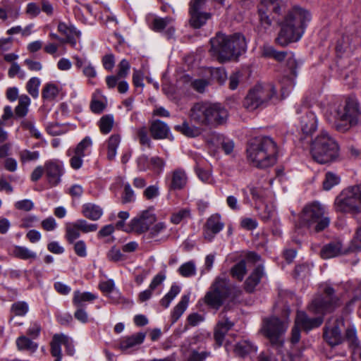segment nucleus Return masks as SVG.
Returning a JSON list of instances; mask_svg holds the SVG:
<instances>
[{"instance_id": "f257e3e1", "label": "nucleus", "mask_w": 361, "mask_h": 361, "mask_svg": "<svg viewBox=\"0 0 361 361\" xmlns=\"http://www.w3.org/2000/svg\"><path fill=\"white\" fill-rule=\"evenodd\" d=\"M334 293V288L328 287L325 289V295L316 297L308 305V310L310 312L320 314V316L310 318L303 311L297 312L295 326L292 329L291 342L293 343H297L300 341V329L309 331L322 324L324 322L323 315L331 311L337 302L332 297Z\"/></svg>"}, {"instance_id": "f03ea898", "label": "nucleus", "mask_w": 361, "mask_h": 361, "mask_svg": "<svg viewBox=\"0 0 361 361\" xmlns=\"http://www.w3.org/2000/svg\"><path fill=\"white\" fill-rule=\"evenodd\" d=\"M312 18L310 13L300 6L293 7L281 23V30L276 38L277 44L285 47L299 41Z\"/></svg>"}, {"instance_id": "7ed1b4c3", "label": "nucleus", "mask_w": 361, "mask_h": 361, "mask_svg": "<svg viewBox=\"0 0 361 361\" xmlns=\"http://www.w3.org/2000/svg\"><path fill=\"white\" fill-rule=\"evenodd\" d=\"M210 44L211 55L220 62L236 59L246 48L245 39L239 33L226 35L218 32L215 37L211 38Z\"/></svg>"}, {"instance_id": "20e7f679", "label": "nucleus", "mask_w": 361, "mask_h": 361, "mask_svg": "<svg viewBox=\"0 0 361 361\" xmlns=\"http://www.w3.org/2000/svg\"><path fill=\"white\" fill-rule=\"evenodd\" d=\"M277 145L269 136L252 139L247 148V157L253 166L264 169L273 166L276 161Z\"/></svg>"}, {"instance_id": "39448f33", "label": "nucleus", "mask_w": 361, "mask_h": 361, "mask_svg": "<svg viewBox=\"0 0 361 361\" xmlns=\"http://www.w3.org/2000/svg\"><path fill=\"white\" fill-rule=\"evenodd\" d=\"M240 292L227 277L219 276L215 278L202 300L207 306L217 310L226 300L235 299Z\"/></svg>"}, {"instance_id": "423d86ee", "label": "nucleus", "mask_w": 361, "mask_h": 361, "mask_svg": "<svg viewBox=\"0 0 361 361\" xmlns=\"http://www.w3.org/2000/svg\"><path fill=\"white\" fill-rule=\"evenodd\" d=\"M330 114L333 115V119L328 118L329 122L334 123L338 131L344 133L357 122L360 114L358 102L354 98H348L345 105L334 106Z\"/></svg>"}, {"instance_id": "0eeeda50", "label": "nucleus", "mask_w": 361, "mask_h": 361, "mask_svg": "<svg viewBox=\"0 0 361 361\" xmlns=\"http://www.w3.org/2000/svg\"><path fill=\"white\" fill-rule=\"evenodd\" d=\"M312 159L320 164L336 161L339 154V147L336 140L326 131H322L311 145Z\"/></svg>"}, {"instance_id": "6e6552de", "label": "nucleus", "mask_w": 361, "mask_h": 361, "mask_svg": "<svg viewBox=\"0 0 361 361\" xmlns=\"http://www.w3.org/2000/svg\"><path fill=\"white\" fill-rule=\"evenodd\" d=\"M334 208L337 212L358 214L361 212V184L347 188L336 198Z\"/></svg>"}, {"instance_id": "1a4fd4ad", "label": "nucleus", "mask_w": 361, "mask_h": 361, "mask_svg": "<svg viewBox=\"0 0 361 361\" xmlns=\"http://www.w3.org/2000/svg\"><path fill=\"white\" fill-rule=\"evenodd\" d=\"M302 223L309 228L319 232L329 226L330 219L326 216L325 208L319 202L306 205L302 212Z\"/></svg>"}, {"instance_id": "9d476101", "label": "nucleus", "mask_w": 361, "mask_h": 361, "mask_svg": "<svg viewBox=\"0 0 361 361\" xmlns=\"http://www.w3.org/2000/svg\"><path fill=\"white\" fill-rule=\"evenodd\" d=\"M275 94L276 90L272 84H257L245 97L243 106L249 111L266 106Z\"/></svg>"}, {"instance_id": "9b49d317", "label": "nucleus", "mask_w": 361, "mask_h": 361, "mask_svg": "<svg viewBox=\"0 0 361 361\" xmlns=\"http://www.w3.org/2000/svg\"><path fill=\"white\" fill-rule=\"evenodd\" d=\"M287 328L288 322L274 316L263 319L261 332L272 345L281 346L283 344V335Z\"/></svg>"}, {"instance_id": "f8f14e48", "label": "nucleus", "mask_w": 361, "mask_h": 361, "mask_svg": "<svg viewBox=\"0 0 361 361\" xmlns=\"http://www.w3.org/2000/svg\"><path fill=\"white\" fill-rule=\"evenodd\" d=\"M283 3L279 0H262L258 5V13L262 25L269 26L281 15Z\"/></svg>"}, {"instance_id": "ddd939ff", "label": "nucleus", "mask_w": 361, "mask_h": 361, "mask_svg": "<svg viewBox=\"0 0 361 361\" xmlns=\"http://www.w3.org/2000/svg\"><path fill=\"white\" fill-rule=\"evenodd\" d=\"M343 323L342 320L332 318L327 321L324 327L323 337L325 341L331 347L338 345L343 342L341 327Z\"/></svg>"}, {"instance_id": "4468645a", "label": "nucleus", "mask_w": 361, "mask_h": 361, "mask_svg": "<svg viewBox=\"0 0 361 361\" xmlns=\"http://www.w3.org/2000/svg\"><path fill=\"white\" fill-rule=\"evenodd\" d=\"M207 0H191L189 13L190 23L194 28H200L211 18V13L200 12V10Z\"/></svg>"}, {"instance_id": "2eb2a0df", "label": "nucleus", "mask_w": 361, "mask_h": 361, "mask_svg": "<svg viewBox=\"0 0 361 361\" xmlns=\"http://www.w3.org/2000/svg\"><path fill=\"white\" fill-rule=\"evenodd\" d=\"M297 114H304L300 118V128L304 134L311 135L317 128V119L314 114L307 106L298 107Z\"/></svg>"}, {"instance_id": "dca6fc26", "label": "nucleus", "mask_w": 361, "mask_h": 361, "mask_svg": "<svg viewBox=\"0 0 361 361\" xmlns=\"http://www.w3.org/2000/svg\"><path fill=\"white\" fill-rule=\"evenodd\" d=\"M155 221L156 216L152 212L145 210L131 220L130 226L135 232L142 233L147 231Z\"/></svg>"}, {"instance_id": "f3484780", "label": "nucleus", "mask_w": 361, "mask_h": 361, "mask_svg": "<svg viewBox=\"0 0 361 361\" xmlns=\"http://www.w3.org/2000/svg\"><path fill=\"white\" fill-rule=\"evenodd\" d=\"M170 190H183L188 183V176L185 169L176 167L167 176Z\"/></svg>"}, {"instance_id": "a211bd4d", "label": "nucleus", "mask_w": 361, "mask_h": 361, "mask_svg": "<svg viewBox=\"0 0 361 361\" xmlns=\"http://www.w3.org/2000/svg\"><path fill=\"white\" fill-rule=\"evenodd\" d=\"M210 103H197L190 109V117L196 124L208 126L209 125Z\"/></svg>"}, {"instance_id": "6ab92c4d", "label": "nucleus", "mask_w": 361, "mask_h": 361, "mask_svg": "<svg viewBox=\"0 0 361 361\" xmlns=\"http://www.w3.org/2000/svg\"><path fill=\"white\" fill-rule=\"evenodd\" d=\"M209 125L216 126L224 124L228 118L227 109L219 103L209 104Z\"/></svg>"}, {"instance_id": "aec40b11", "label": "nucleus", "mask_w": 361, "mask_h": 361, "mask_svg": "<svg viewBox=\"0 0 361 361\" xmlns=\"http://www.w3.org/2000/svg\"><path fill=\"white\" fill-rule=\"evenodd\" d=\"M224 224L221 221V216L219 214L211 216L207 221L204 228V238L211 241L215 235L219 233L224 228Z\"/></svg>"}, {"instance_id": "412c9836", "label": "nucleus", "mask_w": 361, "mask_h": 361, "mask_svg": "<svg viewBox=\"0 0 361 361\" xmlns=\"http://www.w3.org/2000/svg\"><path fill=\"white\" fill-rule=\"evenodd\" d=\"M45 173L49 183L56 186L61 182V177L63 174V166L57 161H48L45 164Z\"/></svg>"}, {"instance_id": "4be33fe9", "label": "nucleus", "mask_w": 361, "mask_h": 361, "mask_svg": "<svg viewBox=\"0 0 361 361\" xmlns=\"http://www.w3.org/2000/svg\"><path fill=\"white\" fill-rule=\"evenodd\" d=\"M145 336L146 334L145 333L139 332L131 336L122 337L118 341V348L122 351L133 348L142 344Z\"/></svg>"}, {"instance_id": "5701e85b", "label": "nucleus", "mask_w": 361, "mask_h": 361, "mask_svg": "<svg viewBox=\"0 0 361 361\" xmlns=\"http://www.w3.org/2000/svg\"><path fill=\"white\" fill-rule=\"evenodd\" d=\"M149 130L152 137L154 140L169 138L170 128L166 123L160 120L152 121Z\"/></svg>"}, {"instance_id": "b1692460", "label": "nucleus", "mask_w": 361, "mask_h": 361, "mask_svg": "<svg viewBox=\"0 0 361 361\" xmlns=\"http://www.w3.org/2000/svg\"><path fill=\"white\" fill-rule=\"evenodd\" d=\"M345 253L340 241H333L323 246L320 255L323 259L336 257Z\"/></svg>"}, {"instance_id": "393cba45", "label": "nucleus", "mask_w": 361, "mask_h": 361, "mask_svg": "<svg viewBox=\"0 0 361 361\" xmlns=\"http://www.w3.org/2000/svg\"><path fill=\"white\" fill-rule=\"evenodd\" d=\"M264 276V269L262 266H257L245 281V290L248 293L254 291L255 287L259 283Z\"/></svg>"}, {"instance_id": "a878e982", "label": "nucleus", "mask_w": 361, "mask_h": 361, "mask_svg": "<svg viewBox=\"0 0 361 361\" xmlns=\"http://www.w3.org/2000/svg\"><path fill=\"white\" fill-rule=\"evenodd\" d=\"M233 326V323L227 318L224 321H220L217 323L214 329V338L219 346L223 344L226 334Z\"/></svg>"}, {"instance_id": "bb28decb", "label": "nucleus", "mask_w": 361, "mask_h": 361, "mask_svg": "<svg viewBox=\"0 0 361 361\" xmlns=\"http://www.w3.org/2000/svg\"><path fill=\"white\" fill-rule=\"evenodd\" d=\"M82 214L88 219L97 221L103 215V209L94 203H85L82 206Z\"/></svg>"}, {"instance_id": "cd10ccee", "label": "nucleus", "mask_w": 361, "mask_h": 361, "mask_svg": "<svg viewBox=\"0 0 361 361\" xmlns=\"http://www.w3.org/2000/svg\"><path fill=\"white\" fill-rule=\"evenodd\" d=\"M257 350V347L250 341L243 340L236 343L234 353L239 357H245L252 353H256Z\"/></svg>"}, {"instance_id": "c85d7f7f", "label": "nucleus", "mask_w": 361, "mask_h": 361, "mask_svg": "<svg viewBox=\"0 0 361 361\" xmlns=\"http://www.w3.org/2000/svg\"><path fill=\"white\" fill-rule=\"evenodd\" d=\"M66 336L63 334H55L51 342V353L56 357L55 361H61L62 357L61 345H63Z\"/></svg>"}, {"instance_id": "c756f323", "label": "nucleus", "mask_w": 361, "mask_h": 361, "mask_svg": "<svg viewBox=\"0 0 361 361\" xmlns=\"http://www.w3.org/2000/svg\"><path fill=\"white\" fill-rule=\"evenodd\" d=\"M345 337L348 343L350 348H351L353 352L360 351V341L357 337L356 329L354 326L347 328L345 330Z\"/></svg>"}, {"instance_id": "7c9ffc66", "label": "nucleus", "mask_w": 361, "mask_h": 361, "mask_svg": "<svg viewBox=\"0 0 361 361\" xmlns=\"http://www.w3.org/2000/svg\"><path fill=\"white\" fill-rule=\"evenodd\" d=\"M97 298L96 295L90 292L75 290L73 293V303L77 307H83L85 302H92Z\"/></svg>"}, {"instance_id": "2f4dec72", "label": "nucleus", "mask_w": 361, "mask_h": 361, "mask_svg": "<svg viewBox=\"0 0 361 361\" xmlns=\"http://www.w3.org/2000/svg\"><path fill=\"white\" fill-rule=\"evenodd\" d=\"M189 295H185L182 296L180 302L173 308L171 314L172 323L176 322L177 320L181 317V315L185 311L189 303Z\"/></svg>"}, {"instance_id": "473e14b6", "label": "nucleus", "mask_w": 361, "mask_h": 361, "mask_svg": "<svg viewBox=\"0 0 361 361\" xmlns=\"http://www.w3.org/2000/svg\"><path fill=\"white\" fill-rule=\"evenodd\" d=\"M189 295H185L182 296L180 302L173 308L171 314L172 323L176 322L177 320L181 317V315L185 311L189 303Z\"/></svg>"}, {"instance_id": "72a5a7b5", "label": "nucleus", "mask_w": 361, "mask_h": 361, "mask_svg": "<svg viewBox=\"0 0 361 361\" xmlns=\"http://www.w3.org/2000/svg\"><path fill=\"white\" fill-rule=\"evenodd\" d=\"M16 343L18 349L21 351L25 350L30 353H34L38 348L37 343L25 336L18 337Z\"/></svg>"}, {"instance_id": "f704fd0d", "label": "nucleus", "mask_w": 361, "mask_h": 361, "mask_svg": "<svg viewBox=\"0 0 361 361\" xmlns=\"http://www.w3.org/2000/svg\"><path fill=\"white\" fill-rule=\"evenodd\" d=\"M121 137L119 135L114 134L106 141L107 158L109 160H114L116 155V149L120 144Z\"/></svg>"}, {"instance_id": "c9c22d12", "label": "nucleus", "mask_w": 361, "mask_h": 361, "mask_svg": "<svg viewBox=\"0 0 361 361\" xmlns=\"http://www.w3.org/2000/svg\"><path fill=\"white\" fill-rule=\"evenodd\" d=\"M80 231L74 222L68 223L65 226V238L70 244H73L75 240L80 238Z\"/></svg>"}, {"instance_id": "e433bc0d", "label": "nucleus", "mask_w": 361, "mask_h": 361, "mask_svg": "<svg viewBox=\"0 0 361 361\" xmlns=\"http://www.w3.org/2000/svg\"><path fill=\"white\" fill-rule=\"evenodd\" d=\"M29 310V306L27 302L24 301H18L11 305V317L10 322L12 321L14 317H23Z\"/></svg>"}, {"instance_id": "4c0bfd02", "label": "nucleus", "mask_w": 361, "mask_h": 361, "mask_svg": "<svg viewBox=\"0 0 361 361\" xmlns=\"http://www.w3.org/2000/svg\"><path fill=\"white\" fill-rule=\"evenodd\" d=\"M14 257L20 259H35L37 258L36 252L32 251L24 246H15L13 250Z\"/></svg>"}, {"instance_id": "58836bf2", "label": "nucleus", "mask_w": 361, "mask_h": 361, "mask_svg": "<svg viewBox=\"0 0 361 361\" xmlns=\"http://www.w3.org/2000/svg\"><path fill=\"white\" fill-rule=\"evenodd\" d=\"M262 54L264 56L273 58L278 61H282L288 54L286 51H276L273 47L266 44L262 47Z\"/></svg>"}, {"instance_id": "ea45409f", "label": "nucleus", "mask_w": 361, "mask_h": 361, "mask_svg": "<svg viewBox=\"0 0 361 361\" xmlns=\"http://www.w3.org/2000/svg\"><path fill=\"white\" fill-rule=\"evenodd\" d=\"M30 104V99L28 96L23 94L19 97L18 104L15 109L16 115L18 117L26 116L28 112V106Z\"/></svg>"}, {"instance_id": "a19ab883", "label": "nucleus", "mask_w": 361, "mask_h": 361, "mask_svg": "<svg viewBox=\"0 0 361 361\" xmlns=\"http://www.w3.org/2000/svg\"><path fill=\"white\" fill-rule=\"evenodd\" d=\"M149 164V170L152 171L154 174L159 176L164 171L166 165V161L165 159L159 156H154L150 157Z\"/></svg>"}, {"instance_id": "79ce46f5", "label": "nucleus", "mask_w": 361, "mask_h": 361, "mask_svg": "<svg viewBox=\"0 0 361 361\" xmlns=\"http://www.w3.org/2000/svg\"><path fill=\"white\" fill-rule=\"evenodd\" d=\"M247 272L245 260H241L235 264L230 271L231 276L242 281Z\"/></svg>"}, {"instance_id": "37998d69", "label": "nucleus", "mask_w": 361, "mask_h": 361, "mask_svg": "<svg viewBox=\"0 0 361 361\" xmlns=\"http://www.w3.org/2000/svg\"><path fill=\"white\" fill-rule=\"evenodd\" d=\"M114 123V116L111 114L103 116L98 122L100 132L102 134H108L113 128Z\"/></svg>"}, {"instance_id": "c03bdc74", "label": "nucleus", "mask_w": 361, "mask_h": 361, "mask_svg": "<svg viewBox=\"0 0 361 361\" xmlns=\"http://www.w3.org/2000/svg\"><path fill=\"white\" fill-rule=\"evenodd\" d=\"M175 129L181 132L187 137H197L200 135L201 130L195 126H190L187 122H183L182 125L175 126Z\"/></svg>"}, {"instance_id": "a18cd8bd", "label": "nucleus", "mask_w": 361, "mask_h": 361, "mask_svg": "<svg viewBox=\"0 0 361 361\" xmlns=\"http://www.w3.org/2000/svg\"><path fill=\"white\" fill-rule=\"evenodd\" d=\"M340 183V177L335 173L328 171L325 174L323 181V188L325 190H331L334 186L337 185Z\"/></svg>"}, {"instance_id": "49530a36", "label": "nucleus", "mask_w": 361, "mask_h": 361, "mask_svg": "<svg viewBox=\"0 0 361 361\" xmlns=\"http://www.w3.org/2000/svg\"><path fill=\"white\" fill-rule=\"evenodd\" d=\"M180 291V288L178 286H171L169 293L160 300L161 305L165 308L168 307L171 301L176 297Z\"/></svg>"}, {"instance_id": "de8ad7c7", "label": "nucleus", "mask_w": 361, "mask_h": 361, "mask_svg": "<svg viewBox=\"0 0 361 361\" xmlns=\"http://www.w3.org/2000/svg\"><path fill=\"white\" fill-rule=\"evenodd\" d=\"M59 94V87L53 83H47L42 90V96L44 99L52 100Z\"/></svg>"}, {"instance_id": "09e8293b", "label": "nucleus", "mask_w": 361, "mask_h": 361, "mask_svg": "<svg viewBox=\"0 0 361 361\" xmlns=\"http://www.w3.org/2000/svg\"><path fill=\"white\" fill-rule=\"evenodd\" d=\"M135 133L140 145H145L149 148L152 147V142L148 136L147 128L145 126L135 129Z\"/></svg>"}, {"instance_id": "8fccbe9b", "label": "nucleus", "mask_w": 361, "mask_h": 361, "mask_svg": "<svg viewBox=\"0 0 361 361\" xmlns=\"http://www.w3.org/2000/svg\"><path fill=\"white\" fill-rule=\"evenodd\" d=\"M179 274L183 277H190L196 274V266L192 261L183 264L178 269Z\"/></svg>"}, {"instance_id": "3c124183", "label": "nucleus", "mask_w": 361, "mask_h": 361, "mask_svg": "<svg viewBox=\"0 0 361 361\" xmlns=\"http://www.w3.org/2000/svg\"><path fill=\"white\" fill-rule=\"evenodd\" d=\"M173 22V18L169 16L155 18L152 23V29L157 32L162 31Z\"/></svg>"}, {"instance_id": "603ef678", "label": "nucleus", "mask_w": 361, "mask_h": 361, "mask_svg": "<svg viewBox=\"0 0 361 361\" xmlns=\"http://www.w3.org/2000/svg\"><path fill=\"white\" fill-rule=\"evenodd\" d=\"M39 85L40 80L35 77L30 78L27 82V91L33 98H37L38 97Z\"/></svg>"}, {"instance_id": "864d4df0", "label": "nucleus", "mask_w": 361, "mask_h": 361, "mask_svg": "<svg viewBox=\"0 0 361 361\" xmlns=\"http://www.w3.org/2000/svg\"><path fill=\"white\" fill-rule=\"evenodd\" d=\"M190 210L188 208L179 209L173 212L171 216V221L174 224H178L182 221L189 218Z\"/></svg>"}, {"instance_id": "5fc2aeb1", "label": "nucleus", "mask_w": 361, "mask_h": 361, "mask_svg": "<svg viewBox=\"0 0 361 361\" xmlns=\"http://www.w3.org/2000/svg\"><path fill=\"white\" fill-rule=\"evenodd\" d=\"M39 157L38 151H30L27 149L21 150L19 152V158L22 163L36 161Z\"/></svg>"}, {"instance_id": "6e6d98bb", "label": "nucleus", "mask_w": 361, "mask_h": 361, "mask_svg": "<svg viewBox=\"0 0 361 361\" xmlns=\"http://www.w3.org/2000/svg\"><path fill=\"white\" fill-rule=\"evenodd\" d=\"M80 233H87L96 231L98 226L96 224H90L86 220L78 219L75 221Z\"/></svg>"}, {"instance_id": "4d7b16f0", "label": "nucleus", "mask_w": 361, "mask_h": 361, "mask_svg": "<svg viewBox=\"0 0 361 361\" xmlns=\"http://www.w3.org/2000/svg\"><path fill=\"white\" fill-rule=\"evenodd\" d=\"M92 142L90 137H85L82 141H80L75 149H74V153L78 155H81L85 157L86 151L92 146Z\"/></svg>"}, {"instance_id": "13d9d810", "label": "nucleus", "mask_w": 361, "mask_h": 361, "mask_svg": "<svg viewBox=\"0 0 361 361\" xmlns=\"http://www.w3.org/2000/svg\"><path fill=\"white\" fill-rule=\"evenodd\" d=\"M166 228V226L164 222H158L149 228L148 230L147 238H154L157 237L160 233H163Z\"/></svg>"}, {"instance_id": "bf43d9fd", "label": "nucleus", "mask_w": 361, "mask_h": 361, "mask_svg": "<svg viewBox=\"0 0 361 361\" xmlns=\"http://www.w3.org/2000/svg\"><path fill=\"white\" fill-rule=\"evenodd\" d=\"M58 31L66 37H69L72 35L78 36L80 33L77 32L74 27L69 26L63 22H60L58 25Z\"/></svg>"}, {"instance_id": "052dcab7", "label": "nucleus", "mask_w": 361, "mask_h": 361, "mask_svg": "<svg viewBox=\"0 0 361 361\" xmlns=\"http://www.w3.org/2000/svg\"><path fill=\"white\" fill-rule=\"evenodd\" d=\"M111 300V302L114 304H128L130 301L123 298L118 290L114 288L112 292L106 295Z\"/></svg>"}, {"instance_id": "680f3d73", "label": "nucleus", "mask_w": 361, "mask_h": 361, "mask_svg": "<svg viewBox=\"0 0 361 361\" xmlns=\"http://www.w3.org/2000/svg\"><path fill=\"white\" fill-rule=\"evenodd\" d=\"M73 250L76 255L80 257H85L87 255V247L84 240L74 242Z\"/></svg>"}, {"instance_id": "e2e57ef3", "label": "nucleus", "mask_w": 361, "mask_h": 361, "mask_svg": "<svg viewBox=\"0 0 361 361\" xmlns=\"http://www.w3.org/2000/svg\"><path fill=\"white\" fill-rule=\"evenodd\" d=\"M196 174L197 175L198 178L204 183H211L212 181V174L211 172L209 171H205L199 167L198 165H197L195 168Z\"/></svg>"}, {"instance_id": "0e129e2a", "label": "nucleus", "mask_w": 361, "mask_h": 361, "mask_svg": "<svg viewBox=\"0 0 361 361\" xmlns=\"http://www.w3.org/2000/svg\"><path fill=\"white\" fill-rule=\"evenodd\" d=\"M135 200V195L129 183L124 185V191L122 195V202L126 204L131 202Z\"/></svg>"}, {"instance_id": "69168bd1", "label": "nucleus", "mask_w": 361, "mask_h": 361, "mask_svg": "<svg viewBox=\"0 0 361 361\" xmlns=\"http://www.w3.org/2000/svg\"><path fill=\"white\" fill-rule=\"evenodd\" d=\"M130 63L126 59H123L118 64L117 75L119 78H126L130 71Z\"/></svg>"}, {"instance_id": "338daca9", "label": "nucleus", "mask_w": 361, "mask_h": 361, "mask_svg": "<svg viewBox=\"0 0 361 361\" xmlns=\"http://www.w3.org/2000/svg\"><path fill=\"white\" fill-rule=\"evenodd\" d=\"M150 157L147 155L142 154L137 159V168L141 171H146L149 170L150 167Z\"/></svg>"}, {"instance_id": "774afa93", "label": "nucleus", "mask_w": 361, "mask_h": 361, "mask_svg": "<svg viewBox=\"0 0 361 361\" xmlns=\"http://www.w3.org/2000/svg\"><path fill=\"white\" fill-rule=\"evenodd\" d=\"M16 209L25 212L31 211L34 208V203L30 200H23L15 203Z\"/></svg>"}]
</instances>
